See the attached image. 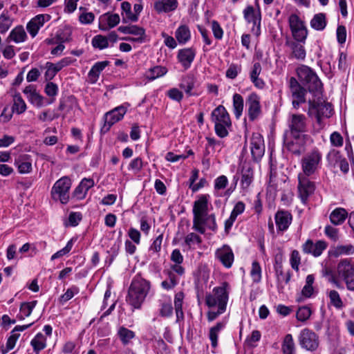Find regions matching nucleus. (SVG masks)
Returning <instances> with one entry per match:
<instances>
[{"mask_svg": "<svg viewBox=\"0 0 354 354\" xmlns=\"http://www.w3.org/2000/svg\"><path fill=\"white\" fill-rule=\"evenodd\" d=\"M151 288L150 282L140 276H136L128 291L127 301L134 308H140Z\"/></svg>", "mask_w": 354, "mask_h": 354, "instance_id": "obj_1", "label": "nucleus"}, {"mask_svg": "<svg viewBox=\"0 0 354 354\" xmlns=\"http://www.w3.org/2000/svg\"><path fill=\"white\" fill-rule=\"evenodd\" d=\"M230 286L227 282H223L219 286L213 288L212 292L205 296V304L209 308L217 306L226 309L229 298Z\"/></svg>", "mask_w": 354, "mask_h": 354, "instance_id": "obj_2", "label": "nucleus"}, {"mask_svg": "<svg viewBox=\"0 0 354 354\" xmlns=\"http://www.w3.org/2000/svg\"><path fill=\"white\" fill-rule=\"evenodd\" d=\"M299 81L307 88L309 92H320L322 83L316 73L309 66L301 65L297 68Z\"/></svg>", "mask_w": 354, "mask_h": 354, "instance_id": "obj_3", "label": "nucleus"}, {"mask_svg": "<svg viewBox=\"0 0 354 354\" xmlns=\"http://www.w3.org/2000/svg\"><path fill=\"white\" fill-rule=\"evenodd\" d=\"M322 154L318 149H314L305 154L301 160L302 173L304 176L315 175L321 168Z\"/></svg>", "mask_w": 354, "mask_h": 354, "instance_id": "obj_4", "label": "nucleus"}, {"mask_svg": "<svg viewBox=\"0 0 354 354\" xmlns=\"http://www.w3.org/2000/svg\"><path fill=\"white\" fill-rule=\"evenodd\" d=\"M207 194L201 195L198 200L194 203L193 206V229L197 232H203L201 224L203 222V218L208 214V199Z\"/></svg>", "mask_w": 354, "mask_h": 354, "instance_id": "obj_5", "label": "nucleus"}, {"mask_svg": "<svg viewBox=\"0 0 354 354\" xmlns=\"http://www.w3.org/2000/svg\"><path fill=\"white\" fill-rule=\"evenodd\" d=\"M337 273L350 291H354V264L348 259L341 260L337 266Z\"/></svg>", "mask_w": 354, "mask_h": 354, "instance_id": "obj_6", "label": "nucleus"}, {"mask_svg": "<svg viewBox=\"0 0 354 354\" xmlns=\"http://www.w3.org/2000/svg\"><path fill=\"white\" fill-rule=\"evenodd\" d=\"M71 187V179L66 176L57 180L51 190V196L53 200L59 201L62 204H66L69 201Z\"/></svg>", "mask_w": 354, "mask_h": 354, "instance_id": "obj_7", "label": "nucleus"}, {"mask_svg": "<svg viewBox=\"0 0 354 354\" xmlns=\"http://www.w3.org/2000/svg\"><path fill=\"white\" fill-rule=\"evenodd\" d=\"M308 105V115L310 117H315L319 125L322 124V118H330L332 114V108L329 103H319L309 100Z\"/></svg>", "mask_w": 354, "mask_h": 354, "instance_id": "obj_8", "label": "nucleus"}, {"mask_svg": "<svg viewBox=\"0 0 354 354\" xmlns=\"http://www.w3.org/2000/svg\"><path fill=\"white\" fill-rule=\"evenodd\" d=\"M289 26L295 40L305 42L308 36V30L304 22L297 15H291L289 17Z\"/></svg>", "mask_w": 354, "mask_h": 354, "instance_id": "obj_9", "label": "nucleus"}, {"mask_svg": "<svg viewBox=\"0 0 354 354\" xmlns=\"http://www.w3.org/2000/svg\"><path fill=\"white\" fill-rule=\"evenodd\" d=\"M288 87L292 97V106L295 109H298L300 104L306 102V89L294 77L290 78Z\"/></svg>", "mask_w": 354, "mask_h": 354, "instance_id": "obj_10", "label": "nucleus"}, {"mask_svg": "<svg viewBox=\"0 0 354 354\" xmlns=\"http://www.w3.org/2000/svg\"><path fill=\"white\" fill-rule=\"evenodd\" d=\"M300 346L307 351H315L319 346L318 336L308 328L303 329L299 336Z\"/></svg>", "mask_w": 354, "mask_h": 354, "instance_id": "obj_11", "label": "nucleus"}, {"mask_svg": "<svg viewBox=\"0 0 354 354\" xmlns=\"http://www.w3.org/2000/svg\"><path fill=\"white\" fill-rule=\"evenodd\" d=\"M307 177L308 176H304L301 174L298 175L299 196L304 203L307 201L308 197L314 193L315 189V183L310 181Z\"/></svg>", "mask_w": 354, "mask_h": 354, "instance_id": "obj_12", "label": "nucleus"}, {"mask_svg": "<svg viewBox=\"0 0 354 354\" xmlns=\"http://www.w3.org/2000/svg\"><path fill=\"white\" fill-rule=\"evenodd\" d=\"M250 150L252 158L254 161H259L264 155V141L260 134L252 135L250 140Z\"/></svg>", "mask_w": 354, "mask_h": 354, "instance_id": "obj_13", "label": "nucleus"}, {"mask_svg": "<svg viewBox=\"0 0 354 354\" xmlns=\"http://www.w3.org/2000/svg\"><path fill=\"white\" fill-rule=\"evenodd\" d=\"M244 17L248 23H252V32L258 36L260 34L261 29V13L259 11H255L252 6H248L243 11Z\"/></svg>", "mask_w": 354, "mask_h": 354, "instance_id": "obj_14", "label": "nucleus"}, {"mask_svg": "<svg viewBox=\"0 0 354 354\" xmlns=\"http://www.w3.org/2000/svg\"><path fill=\"white\" fill-rule=\"evenodd\" d=\"M127 112V109L124 106H119L113 110L107 112L104 115V127H106V129L109 130V128L121 120L124 114Z\"/></svg>", "mask_w": 354, "mask_h": 354, "instance_id": "obj_15", "label": "nucleus"}, {"mask_svg": "<svg viewBox=\"0 0 354 354\" xmlns=\"http://www.w3.org/2000/svg\"><path fill=\"white\" fill-rule=\"evenodd\" d=\"M326 248L327 243L324 241H318L314 243L312 240L308 239L302 245V251L305 254H310L317 257Z\"/></svg>", "mask_w": 354, "mask_h": 354, "instance_id": "obj_16", "label": "nucleus"}, {"mask_svg": "<svg viewBox=\"0 0 354 354\" xmlns=\"http://www.w3.org/2000/svg\"><path fill=\"white\" fill-rule=\"evenodd\" d=\"M216 257L225 268H230L232 267L234 257L232 249L228 245H225L217 249Z\"/></svg>", "mask_w": 354, "mask_h": 354, "instance_id": "obj_17", "label": "nucleus"}, {"mask_svg": "<svg viewBox=\"0 0 354 354\" xmlns=\"http://www.w3.org/2000/svg\"><path fill=\"white\" fill-rule=\"evenodd\" d=\"M241 185L243 189H248L254 180V170L249 162H244L241 169Z\"/></svg>", "mask_w": 354, "mask_h": 354, "instance_id": "obj_18", "label": "nucleus"}, {"mask_svg": "<svg viewBox=\"0 0 354 354\" xmlns=\"http://www.w3.org/2000/svg\"><path fill=\"white\" fill-rule=\"evenodd\" d=\"M274 219L278 230L283 232L291 224L292 216L288 211L279 210L275 214Z\"/></svg>", "mask_w": 354, "mask_h": 354, "instance_id": "obj_19", "label": "nucleus"}, {"mask_svg": "<svg viewBox=\"0 0 354 354\" xmlns=\"http://www.w3.org/2000/svg\"><path fill=\"white\" fill-rule=\"evenodd\" d=\"M177 0H157L154 2L153 8L157 14L169 13L177 9Z\"/></svg>", "mask_w": 354, "mask_h": 354, "instance_id": "obj_20", "label": "nucleus"}, {"mask_svg": "<svg viewBox=\"0 0 354 354\" xmlns=\"http://www.w3.org/2000/svg\"><path fill=\"white\" fill-rule=\"evenodd\" d=\"M248 116L250 120H255L261 113L260 100L255 93H251L247 100Z\"/></svg>", "mask_w": 354, "mask_h": 354, "instance_id": "obj_21", "label": "nucleus"}, {"mask_svg": "<svg viewBox=\"0 0 354 354\" xmlns=\"http://www.w3.org/2000/svg\"><path fill=\"white\" fill-rule=\"evenodd\" d=\"M196 56V50L192 48H186L178 50L177 58L185 70L188 69Z\"/></svg>", "mask_w": 354, "mask_h": 354, "instance_id": "obj_22", "label": "nucleus"}, {"mask_svg": "<svg viewBox=\"0 0 354 354\" xmlns=\"http://www.w3.org/2000/svg\"><path fill=\"white\" fill-rule=\"evenodd\" d=\"M289 127L290 133L293 135L296 139V133L305 131L306 122L305 116L301 114H293L291 116V119L289 123Z\"/></svg>", "mask_w": 354, "mask_h": 354, "instance_id": "obj_23", "label": "nucleus"}, {"mask_svg": "<svg viewBox=\"0 0 354 354\" xmlns=\"http://www.w3.org/2000/svg\"><path fill=\"white\" fill-rule=\"evenodd\" d=\"M32 324L33 323H30L29 324L23 326H16L11 331V335H10L7 340L6 348L1 350L2 354L7 353L9 351L12 350L15 347V344L20 336V334L18 333V332L26 330L27 328L30 327L32 325Z\"/></svg>", "mask_w": 354, "mask_h": 354, "instance_id": "obj_24", "label": "nucleus"}, {"mask_svg": "<svg viewBox=\"0 0 354 354\" xmlns=\"http://www.w3.org/2000/svg\"><path fill=\"white\" fill-rule=\"evenodd\" d=\"M305 42H299L297 40H287L286 45L291 50L292 57L299 60H304L306 57V50L304 44Z\"/></svg>", "mask_w": 354, "mask_h": 354, "instance_id": "obj_25", "label": "nucleus"}, {"mask_svg": "<svg viewBox=\"0 0 354 354\" xmlns=\"http://www.w3.org/2000/svg\"><path fill=\"white\" fill-rule=\"evenodd\" d=\"M212 120L214 124H224L225 125H231L230 115L225 108L219 105L212 113Z\"/></svg>", "mask_w": 354, "mask_h": 354, "instance_id": "obj_26", "label": "nucleus"}, {"mask_svg": "<svg viewBox=\"0 0 354 354\" xmlns=\"http://www.w3.org/2000/svg\"><path fill=\"white\" fill-rule=\"evenodd\" d=\"M46 18L49 19L50 16L38 15L28 23L26 28L32 37H35L37 35L39 28L44 26Z\"/></svg>", "mask_w": 354, "mask_h": 354, "instance_id": "obj_27", "label": "nucleus"}, {"mask_svg": "<svg viewBox=\"0 0 354 354\" xmlns=\"http://www.w3.org/2000/svg\"><path fill=\"white\" fill-rule=\"evenodd\" d=\"M23 92L32 104L37 107H41L43 106L44 97L37 93L36 87L34 85L26 86Z\"/></svg>", "mask_w": 354, "mask_h": 354, "instance_id": "obj_28", "label": "nucleus"}, {"mask_svg": "<svg viewBox=\"0 0 354 354\" xmlns=\"http://www.w3.org/2000/svg\"><path fill=\"white\" fill-rule=\"evenodd\" d=\"M262 71L261 65L259 62H255L250 72V78L254 85L258 88H263L265 86V82L259 76Z\"/></svg>", "mask_w": 354, "mask_h": 354, "instance_id": "obj_29", "label": "nucleus"}, {"mask_svg": "<svg viewBox=\"0 0 354 354\" xmlns=\"http://www.w3.org/2000/svg\"><path fill=\"white\" fill-rule=\"evenodd\" d=\"M15 165L20 174H28L32 171V163L29 160L28 155L19 156L15 162Z\"/></svg>", "mask_w": 354, "mask_h": 354, "instance_id": "obj_30", "label": "nucleus"}, {"mask_svg": "<svg viewBox=\"0 0 354 354\" xmlns=\"http://www.w3.org/2000/svg\"><path fill=\"white\" fill-rule=\"evenodd\" d=\"M348 216V212L344 208L337 207L330 214V221L335 225L342 224Z\"/></svg>", "mask_w": 354, "mask_h": 354, "instance_id": "obj_31", "label": "nucleus"}, {"mask_svg": "<svg viewBox=\"0 0 354 354\" xmlns=\"http://www.w3.org/2000/svg\"><path fill=\"white\" fill-rule=\"evenodd\" d=\"M109 63L108 61L98 62L92 66L88 74L91 83L93 84L97 81L101 72L109 65Z\"/></svg>", "mask_w": 354, "mask_h": 354, "instance_id": "obj_32", "label": "nucleus"}, {"mask_svg": "<svg viewBox=\"0 0 354 354\" xmlns=\"http://www.w3.org/2000/svg\"><path fill=\"white\" fill-rule=\"evenodd\" d=\"M117 335L124 346L130 344L131 340L136 337V334L133 330H131L124 326H120L118 328Z\"/></svg>", "mask_w": 354, "mask_h": 354, "instance_id": "obj_33", "label": "nucleus"}, {"mask_svg": "<svg viewBox=\"0 0 354 354\" xmlns=\"http://www.w3.org/2000/svg\"><path fill=\"white\" fill-rule=\"evenodd\" d=\"M175 37L180 44H185L191 38V32L187 25H180L176 30Z\"/></svg>", "mask_w": 354, "mask_h": 354, "instance_id": "obj_34", "label": "nucleus"}, {"mask_svg": "<svg viewBox=\"0 0 354 354\" xmlns=\"http://www.w3.org/2000/svg\"><path fill=\"white\" fill-rule=\"evenodd\" d=\"M196 80L194 75H187L185 76L180 84V88L185 91V93L189 95H193L194 93L192 92L195 86Z\"/></svg>", "mask_w": 354, "mask_h": 354, "instance_id": "obj_35", "label": "nucleus"}, {"mask_svg": "<svg viewBox=\"0 0 354 354\" xmlns=\"http://www.w3.org/2000/svg\"><path fill=\"white\" fill-rule=\"evenodd\" d=\"M27 109L26 104L19 93H15L13 95V104L12 106V113L19 115L26 111Z\"/></svg>", "mask_w": 354, "mask_h": 354, "instance_id": "obj_36", "label": "nucleus"}, {"mask_svg": "<svg viewBox=\"0 0 354 354\" xmlns=\"http://www.w3.org/2000/svg\"><path fill=\"white\" fill-rule=\"evenodd\" d=\"M33 351L39 354L41 351L46 347V337L41 333H37L30 342Z\"/></svg>", "mask_w": 354, "mask_h": 354, "instance_id": "obj_37", "label": "nucleus"}, {"mask_svg": "<svg viewBox=\"0 0 354 354\" xmlns=\"http://www.w3.org/2000/svg\"><path fill=\"white\" fill-rule=\"evenodd\" d=\"M225 323L223 322H217L216 324L211 327L209 331V338L211 341V345L216 348L218 345V337L220 331L224 328Z\"/></svg>", "mask_w": 354, "mask_h": 354, "instance_id": "obj_38", "label": "nucleus"}, {"mask_svg": "<svg viewBox=\"0 0 354 354\" xmlns=\"http://www.w3.org/2000/svg\"><path fill=\"white\" fill-rule=\"evenodd\" d=\"M322 276L326 277L329 283L339 289H343V286L338 279L337 274H336L331 268L326 267L322 270Z\"/></svg>", "mask_w": 354, "mask_h": 354, "instance_id": "obj_39", "label": "nucleus"}, {"mask_svg": "<svg viewBox=\"0 0 354 354\" xmlns=\"http://www.w3.org/2000/svg\"><path fill=\"white\" fill-rule=\"evenodd\" d=\"M310 24L312 28L318 31L323 30L327 24L325 14L318 13L315 15Z\"/></svg>", "mask_w": 354, "mask_h": 354, "instance_id": "obj_40", "label": "nucleus"}, {"mask_svg": "<svg viewBox=\"0 0 354 354\" xmlns=\"http://www.w3.org/2000/svg\"><path fill=\"white\" fill-rule=\"evenodd\" d=\"M27 38L26 32L22 26L15 27L10 32L8 39L14 41L15 43L24 42Z\"/></svg>", "mask_w": 354, "mask_h": 354, "instance_id": "obj_41", "label": "nucleus"}, {"mask_svg": "<svg viewBox=\"0 0 354 354\" xmlns=\"http://www.w3.org/2000/svg\"><path fill=\"white\" fill-rule=\"evenodd\" d=\"M101 20L106 19L107 21L108 27H105L102 25H100V28L102 30H107L109 28H112L116 26L120 21L119 15L118 14H110L107 12L100 17Z\"/></svg>", "mask_w": 354, "mask_h": 354, "instance_id": "obj_42", "label": "nucleus"}, {"mask_svg": "<svg viewBox=\"0 0 354 354\" xmlns=\"http://www.w3.org/2000/svg\"><path fill=\"white\" fill-rule=\"evenodd\" d=\"M281 350L283 354H296L295 345L292 335L288 334L285 336Z\"/></svg>", "mask_w": 354, "mask_h": 354, "instance_id": "obj_43", "label": "nucleus"}, {"mask_svg": "<svg viewBox=\"0 0 354 354\" xmlns=\"http://www.w3.org/2000/svg\"><path fill=\"white\" fill-rule=\"evenodd\" d=\"M118 30L123 34L145 35V30L136 25L120 26Z\"/></svg>", "mask_w": 354, "mask_h": 354, "instance_id": "obj_44", "label": "nucleus"}, {"mask_svg": "<svg viewBox=\"0 0 354 354\" xmlns=\"http://www.w3.org/2000/svg\"><path fill=\"white\" fill-rule=\"evenodd\" d=\"M121 9L122 10V15L123 16V22H126V19L133 22L138 20L137 15H134L131 12V5L130 3L127 1L122 2L121 4Z\"/></svg>", "mask_w": 354, "mask_h": 354, "instance_id": "obj_45", "label": "nucleus"}, {"mask_svg": "<svg viewBox=\"0 0 354 354\" xmlns=\"http://www.w3.org/2000/svg\"><path fill=\"white\" fill-rule=\"evenodd\" d=\"M203 223L201 224V227L203 229V232H199L201 234L205 232V227L212 231H216L217 225L216 223V219L214 214H207V216L203 218Z\"/></svg>", "mask_w": 354, "mask_h": 354, "instance_id": "obj_46", "label": "nucleus"}, {"mask_svg": "<svg viewBox=\"0 0 354 354\" xmlns=\"http://www.w3.org/2000/svg\"><path fill=\"white\" fill-rule=\"evenodd\" d=\"M184 295L183 292H178L175 295L174 298V307L176 314L177 321L183 319V301Z\"/></svg>", "mask_w": 354, "mask_h": 354, "instance_id": "obj_47", "label": "nucleus"}, {"mask_svg": "<svg viewBox=\"0 0 354 354\" xmlns=\"http://www.w3.org/2000/svg\"><path fill=\"white\" fill-rule=\"evenodd\" d=\"M37 301H32L30 302H24L20 306V312L21 315L19 317L20 319H24V317H29L32 313L33 309L36 306Z\"/></svg>", "mask_w": 354, "mask_h": 354, "instance_id": "obj_48", "label": "nucleus"}, {"mask_svg": "<svg viewBox=\"0 0 354 354\" xmlns=\"http://www.w3.org/2000/svg\"><path fill=\"white\" fill-rule=\"evenodd\" d=\"M234 112L236 118H239L243 110V98L238 93H235L233 96Z\"/></svg>", "mask_w": 354, "mask_h": 354, "instance_id": "obj_49", "label": "nucleus"}, {"mask_svg": "<svg viewBox=\"0 0 354 354\" xmlns=\"http://www.w3.org/2000/svg\"><path fill=\"white\" fill-rule=\"evenodd\" d=\"M283 144L288 151L294 154L299 155L301 153V147L297 140L288 139L287 134L283 136Z\"/></svg>", "mask_w": 354, "mask_h": 354, "instance_id": "obj_50", "label": "nucleus"}, {"mask_svg": "<svg viewBox=\"0 0 354 354\" xmlns=\"http://www.w3.org/2000/svg\"><path fill=\"white\" fill-rule=\"evenodd\" d=\"M13 19L4 12L0 15V33H6L11 27Z\"/></svg>", "mask_w": 354, "mask_h": 354, "instance_id": "obj_51", "label": "nucleus"}, {"mask_svg": "<svg viewBox=\"0 0 354 354\" xmlns=\"http://www.w3.org/2000/svg\"><path fill=\"white\" fill-rule=\"evenodd\" d=\"M167 73V69L165 67L157 66L151 68L147 72V78L153 80L156 78L163 76Z\"/></svg>", "mask_w": 354, "mask_h": 354, "instance_id": "obj_52", "label": "nucleus"}, {"mask_svg": "<svg viewBox=\"0 0 354 354\" xmlns=\"http://www.w3.org/2000/svg\"><path fill=\"white\" fill-rule=\"evenodd\" d=\"M330 304L337 309L343 307V301L337 291L335 290H330L328 293Z\"/></svg>", "mask_w": 354, "mask_h": 354, "instance_id": "obj_53", "label": "nucleus"}, {"mask_svg": "<svg viewBox=\"0 0 354 354\" xmlns=\"http://www.w3.org/2000/svg\"><path fill=\"white\" fill-rule=\"evenodd\" d=\"M314 276L313 274H308L306 279V285L302 289V295L306 297H310L313 292V283H314Z\"/></svg>", "mask_w": 354, "mask_h": 354, "instance_id": "obj_54", "label": "nucleus"}, {"mask_svg": "<svg viewBox=\"0 0 354 354\" xmlns=\"http://www.w3.org/2000/svg\"><path fill=\"white\" fill-rule=\"evenodd\" d=\"M92 45L96 48H106L109 46L108 39L105 36L101 35H96L92 39Z\"/></svg>", "mask_w": 354, "mask_h": 354, "instance_id": "obj_55", "label": "nucleus"}, {"mask_svg": "<svg viewBox=\"0 0 354 354\" xmlns=\"http://www.w3.org/2000/svg\"><path fill=\"white\" fill-rule=\"evenodd\" d=\"M250 276L255 283H259L261 279V268L256 261L252 262Z\"/></svg>", "mask_w": 354, "mask_h": 354, "instance_id": "obj_56", "label": "nucleus"}, {"mask_svg": "<svg viewBox=\"0 0 354 354\" xmlns=\"http://www.w3.org/2000/svg\"><path fill=\"white\" fill-rule=\"evenodd\" d=\"M312 313L311 309L306 306L299 308L296 317L298 321L306 322L309 319Z\"/></svg>", "mask_w": 354, "mask_h": 354, "instance_id": "obj_57", "label": "nucleus"}, {"mask_svg": "<svg viewBox=\"0 0 354 354\" xmlns=\"http://www.w3.org/2000/svg\"><path fill=\"white\" fill-rule=\"evenodd\" d=\"M227 184L228 180L225 176L221 175L217 177L214 180L215 195L216 196H219L220 195L218 194V191L220 189H225L227 187Z\"/></svg>", "mask_w": 354, "mask_h": 354, "instance_id": "obj_58", "label": "nucleus"}, {"mask_svg": "<svg viewBox=\"0 0 354 354\" xmlns=\"http://www.w3.org/2000/svg\"><path fill=\"white\" fill-rule=\"evenodd\" d=\"M335 256L351 255L354 254V246L351 244L339 245L335 250Z\"/></svg>", "mask_w": 354, "mask_h": 354, "instance_id": "obj_59", "label": "nucleus"}, {"mask_svg": "<svg viewBox=\"0 0 354 354\" xmlns=\"http://www.w3.org/2000/svg\"><path fill=\"white\" fill-rule=\"evenodd\" d=\"M73 245V240H70L68 241L66 245L62 248V250L57 251L54 254L52 255L50 259L51 261H53L56 259L60 258L66 254H67L72 249Z\"/></svg>", "mask_w": 354, "mask_h": 354, "instance_id": "obj_60", "label": "nucleus"}, {"mask_svg": "<svg viewBox=\"0 0 354 354\" xmlns=\"http://www.w3.org/2000/svg\"><path fill=\"white\" fill-rule=\"evenodd\" d=\"M201 241V238L198 235L193 232L188 234L185 239V243L189 248H192L195 244H200Z\"/></svg>", "mask_w": 354, "mask_h": 354, "instance_id": "obj_61", "label": "nucleus"}, {"mask_svg": "<svg viewBox=\"0 0 354 354\" xmlns=\"http://www.w3.org/2000/svg\"><path fill=\"white\" fill-rule=\"evenodd\" d=\"M324 233L333 241H337L339 239V230L331 225L325 227Z\"/></svg>", "mask_w": 354, "mask_h": 354, "instance_id": "obj_62", "label": "nucleus"}, {"mask_svg": "<svg viewBox=\"0 0 354 354\" xmlns=\"http://www.w3.org/2000/svg\"><path fill=\"white\" fill-rule=\"evenodd\" d=\"M290 262L292 268L297 271L301 262V257L297 250H295L292 252Z\"/></svg>", "mask_w": 354, "mask_h": 354, "instance_id": "obj_63", "label": "nucleus"}, {"mask_svg": "<svg viewBox=\"0 0 354 354\" xmlns=\"http://www.w3.org/2000/svg\"><path fill=\"white\" fill-rule=\"evenodd\" d=\"M241 68L236 64H231L226 71V77L230 79H234L241 72Z\"/></svg>", "mask_w": 354, "mask_h": 354, "instance_id": "obj_64", "label": "nucleus"}]
</instances>
